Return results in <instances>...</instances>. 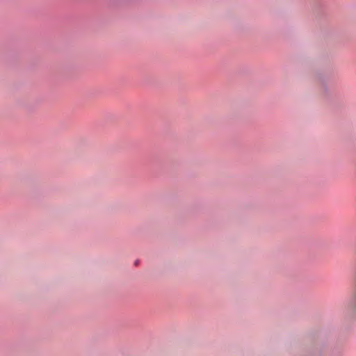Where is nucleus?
Segmentation results:
<instances>
[{
    "label": "nucleus",
    "instance_id": "nucleus-1",
    "mask_svg": "<svg viewBox=\"0 0 356 356\" xmlns=\"http://www.w3.org/2000/svg\"><path fill=\"white\" fill-rule=\"evenodd\" d=\"M348 309L349 312H352V314H356V283L355 291H353L352 298H350V301H349Z\"/></svg>",
    "mask_w": 356,
    "mask_h": 356
}]
</instances>
